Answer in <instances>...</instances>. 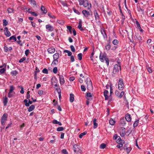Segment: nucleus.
Returning <instances> with one entry per match:
<instances>
[{"label":"nucleus","mask_w":154,"mask_h":154,"mask_svg":"<svg viewBox=\"0 0 154 154\" xmlns=\"http://www.w3.org/2000/svg\"><path fill=\"white\" fill-rule=\"evenodd\" d=\"M99 58L100 60L102 62H103L105 60L107 66H109V60L108 58L107 57L106 54V53H101L100 55Z\"/></svg>","instance_id":"1"},{"label":"nucleus","mask_w":154,"mask_h":154,"mask_svg":"<svg viewBox=\"0 0 154 154\" xmlns=\"http://www.w3.org/2000/svg\"><path fill=\"white\" fill-rule=\"evenodd\" d=\"M85 82L87 85V88L89 90H92L93 86L90 79L89 78H87L85 80Z\"/></svg>","instance_id":"2"},{"label":"nucleus","mask_w":154,"mask_h":154,"mask_svg":"<svg viewBox=\"0 0 154 154\" xmlns=\"http://www.w3.org/2000/svg\"><path fill=\"white\" fill-rule=\"evenodd\" d=\"M119 69L120 70H121V64L120 63H118V64H115L114 66L112 73L114 74H116L119 72Z\"/></svg>","instance_id":"3"},{"label":"nucleus","mask_w":154,"mask_h":154,"mask_svg":"<svg viewBox=\"0 0 154 154\" xmlns=\"http://www.w3.org/2000/svg\"><path fill=\"white\" fill-rule=\"evenodd\" d=\"M124 88V85L122 79H119L118 84V88L120 90H122Z\"/></svg>","instance_id":"4"},{"label":"nucleus","mask_w":154,"mask_h":154,"mask_svg":"<svg viewBox=\"0 0 154 154\" xmlns=\"http://www.w3.org/2000/svg\"><path fill=\"white\" fill-rule=\"evenodd\" d=\"M83 5L85 7H87L88 10H89L91 8V3L89 4L87 0L84 1Z\"/></svg>","instance_id":"5"},{"label":"nucleus","mask_w":154,"mask_h":154,"mask_svg":"<svg viewBox=\"0 0 154 154\" xmlns=\"http://www.w3.org/2000/svg\"><path fill=\"white\" fill-rule=\"evenodd\" d=\"M7 115L6 114H4L2 118L1 123L2 125H4L7 119Z\"/></svg>","instance_id":"6"},{"label":"nucleus","mask_w":154,"mask_h":154,"mask_svg":"<svg viewBox=\"0 0 154 154\" xmlns=\"http://www.w3.org/2000/svg\"><path fill=\"white\" fill-rule=\"evenodd\" d=\"M82 13L84 16L86 17H87L90 14H92V12L91 11L89 12L85 10H84L82 11Z\"/></svg>","instance_id":"7"},{"label":"nucleus","mask_w":154,"mask_h":154,"mask_svg":"<svg viewBox=\"0 0 154 154\" xmlns=\"http://www.w3.org/2000/svg\"><path fill=\"white\" fill-rule=\"evenodd\" d=\"M5 34L7 37L10 36L11 35V33L8 30L7 27H5L4 28Z\"/></svg>","instance_id":"8"},{"label":"nucleus","mask_w":154,"mask_h":154,"mask_svg":"<svg viewBox=\"0 0 154 154\" xmlns=\"http://www.w3.org/2000/svg\"><path fill=\"white\" fill-rule=\"evenodd\" d=\"M59 80L61 85H63L64 84L65 81L63 76L62 75H59Z\"/></svg>","instance_id":"9"},{"label":"nucleus","mask_w":154,"mask_h":154,"mask_svg":"<svg viewBox=\"0 0 154 154\" xmlns=\"http://www.w3.org/2000/svg\"><path fill=\"white\" fill-rule=\"evenodd\" d=\"M46 28L48 29V31L51 32L54 30V28L50 25H47L46 26Z\"/></svg>","instance_id":"10"},{"label":"nucleus","mask_w":154,"mask_h":154,"mask_svg":"<svg viewBox=\"0 0 154 154\" xmlns=\"http://www.w3.org/2000/svg\"><path fill=\"white\" fill-rule=\"evenodd\" d=\"M100 32L104 38L106 39V38H107V35L105 30L101 29Z\"/></svg>","instance_id":"11"},{"label":"nucleus","mask_w":154,"mask_h":154,"mask_svg":"<svg viewBox=\"0 0 154 154\" xmlns=\"http://www.w3.org/2000/svg\"><path fill=\"white\" fill-rule=\"evenodd\" d=\"M125 119L128 122L131 121V117L130 116V115L128 113H127L126 115Z\"/></svg>","instance_id":"12"},{"label":"nucleus","mask_w":154,"mask_h":154,"mask_svg":"<svg viewBox=\"0 0 154 154\" xmlns=\"http://www.w3.org/2000/svg\"><path fill=\"white\" fill-rule=\"evenodd\" d=\"M48 52L50 54H53L55 51V49L53 47H50L48 48L47 50Z\"/></svg>","instance_id":"13"},{"label":"nucleus","mask_w":154,"mask_h":154,"mask_svg":"<svg viewBox=\"0 0 154 154\" xmlns=\"http://www.w3.org/2000/svg\"><path fill=\"white\" fill-rule=\"evenodd\" d=\"M124 150L126 151L128 153H129L131 150V149L130 147H128L126 145H124Z\"/></svg>","instance_id":"14"},{"label":"nucleus","mask_w":154,"mask_h":154,"mask_svg":"<svg viewBox=\"0 0 154 154\" xmlns=\"http://www.w3.org/2000/svg\"><path fill=\"white\" fill-rule=\"evenodd\" d=\"M8 98L7 97H5L3 98V103L4 106L7 105V103L8 102Z\"/></svg>","instance_id":"15"},{"label":"nucleus","mask_w":154,"mask_h":154,"mask_svg":"<svg viewBox=\"0 0 154 154\" xmlns=\"http://www.w3.org/2000/svg\"><path fill=\"white\" fill-rule=\"evenodd\" d=\"M94 14L95 17V19L96 20H97V21H99V15L98 14L97 11L96 10H95L94 11Z\"/></svg>","instance_id":"16"},{"label":"nucleus","mask_w":154,"mask_h":154,"mask_svg":"<svg viewBox=\"0 0 154 154\" xmlns=\"http://www.w3.org/2000/svg\"><path fill=\"white\" fill-rule=\"evenodd\" d=\"M136 23L137 25V27L140 30V31L141 32H143V30L141 28V27L140 26V25L138 22L137 21L136 22Z\"/></svg>","instance_id":"17"},{"label":"nucleus","mask_w":154,"mask_h":154,"mask_svg":"<svg viewBox=\"0 0 154 154\" xmlns=\"http://www.w3.org/2000/svg\"><path fill=\"white\" fill-rule=\"evenodd\" d=\"M139 122V119H137V120H136L135 122H134L133 126L134 128H135L136 127H137L138 125V124Z\"/></svg>","instance_id":"18"},{"label":"nucleus","mask_w":154,"mask_h":154,"mask_svg":"<svg viewBox=\"0 0 154 154\" xmlns=\"http://www.w3.org/2000/svg\"><path fill=\"white\" fill-rule=\"evenodd\" d=\"M87 99L86 104L88 106L89 105V102L92 100V97H87Z\"/></svg>","instance_id":"19"},{"label":"nucleus","mask_w":154,"mask_h":154,"mask_svg":"<svg viewBox=\"0 0 154 154\" xmlns=\"http://www.w3.org/2000/svg\"><path fill=\"white\" fill-rule=\"evenodd\" d=\"M4 49L5 51L7 52L9 51H11L12 50V48L11 47H10L8 48L6 46H5L4 47Z\"/></svg>","instance_id":"20"},{"label":"nucleus","mask_w":154,"mask_h":154,"mask_svg":"<svg viewBox=\"0 0 154 154\" xmlns=\"http://www.w3.org/2000/svg\"><path fill=\"white\" fill-rule=\"evenodd\" d=\"M35 108V106L34 105H31L29 107L28 109V111L29 112H30L32 111Z\"/></svg>","instance_id":"21"},{"label":"nucleus","mask_w":154,"mask_h":154,"mask_svg":"<svg viewBox=\"0 0 154 154\" xmlns=\"http://www.w3.org/2000/svg\"><path fill=\"white\" fill-rule=\"evenodd\" d=\"M59 57L58 53H55L53 55V59L54 60H57Z\"/></svg>","instance_id":"22"},{"label":"nucleus","mask_w":154,"mask_h":154,"mask_svg":"<svg viewBox=\"0 0 154 154\" xmlns=\"http://www.w3.org/2000/svg\"><path fill=\"white\" fill-rule=\"evenodd\" d=\"M41 9L43 13L44 14L46 13L47 12V10L43 6H41Z\"/></svg>","instance_id":"23"},{"label":"nucleus","mask_w":154,"mask_h":154,"mask_svg":"<svg viewBox=\"0 0 154 154\" xmlns=\"http://www.w3.org/2000/svg\"><path fill=\"white\" fill-rule=\"evenodd\" d=\"M97 119H94L93 120V122L94 123L93 128H96L97 126V124L96 122Z\"/></svg>","instance_id":"24"},{"label":"nucleus","mask_w":154,"mask_h":154,"mask_svg":"<svg viewBox=\"0 0 154 154\" xmlns=\"http://www.w3.org/2000/svg\"><path fill=\"white\" fill-rule=\"evenodd\" d=\"M73 148L74 149V151L75 152L78 151V150L77 149L79 148L78 146L77 145H74L73 146Z\"/></svg>","instance_id":"25"},{"label":"nucleus","mask_w":154,"mask_h":154,"mask_svg":"<svg viewBox=\"0 0 154 154\" xmlns=\"http://www.w3.org/2000/svg\"><path fill=\"white\" fill-rule=\"evenodd\" d=\"M53 123L54 124H57L61 126L62 125V123L60 122L57 121L56 120H54L53 121Z\"/></svg>","instance_id":"26"},{"label":"nucleus","mask_w":154,"mask_h":154,"mask_svg":"<svg viewBox=\"0 0 154 154\" xmlns=\"http://www.w3.org/2000/svg\"><path fill=\"white\" fill-rule=\"evenodd\" d=\"M15 87L13 85H11L10 86L9 94L11 93H12Z\"/></svg>","instance_id":"27"},{"label":"nucleus","mask_w":154,"mask_h":154,"mask_svg":"<svg viewBox=\"0 0 154 154\" xmlns=\"http://www.w3.org/2000/svg\"><path fill=\"white\" fill-rule=\"evenodd\" d=\"M146 69H147L148 71L150 73H151L152 72V69L151 67H149L148 66H146Z\"/></svg>","instance_id":"28"},{"label":"nucleus","mask_w":154,"mask_h":154,"mask_svg":"<svg viewBox=\"0 0 154 154\" xmlns=\"http://www.w3.org/2000/svg\"><path fill=\"white\" fill-rule=\"evenodd\" d=\"M82 22L81 21H80L79 23V25H78V28L79 29H80L81 31H83V28L82 27Z\"/></svg>","instance_id":"29"},{"label":"nucleus","mask_w":154,"mask_h":154,"mask_svg":"<svg viewBox=\"0 0 154 154\" xmlns=\"http://www.w3.org/2000/svg\"><path fill=\"white\" fill-rule=\"evenodd\" d=\"M115 123V121L112 119H110L109 120V123L111 125H114Z\"/></svg>","instance_id":"30"},{"label":"nucleus","mask_w":154,"mask_h":154,"mask_svg":"<svg viewBox=\"0 0 154 154\" xmlns=\"http://www.w3.org/2000/svg\"><path fill=\"white\" fill-rule=\"evenodd\" d=\"M32 101H31L30 99H28V103H25V105L27 106H29L30 105V104H31L32 103Z\"/></svg>","instance_id":"31"},{"label":"nucleus","mask_w":154,"mask_h":154,"mask_svg":"<svg viewBox=\"0 0 154 154\" xmlns=\"http://www.w3.org/2000/svg\"><path fill=\"white\" fill-rule=\"evenodd\" d=\"M64 52L67 53L68 54V55L69 56H71L72 54V52L67 50H65L64 51Z\"/></svg>","instance_id":"32"},{"label":"nucleus","mask_w":154,"mask_h":154,"mask_svg":"<svg viewBox=\"0 0 154 154\" xmlns=\"http://www.w3.org/2000/svg\"><path fill=\"white\" fill-rule=\"evenodd\" d=\"M137 10L138 12L141 11L143 14L144 12V9L143 8H141L140 7H137Z\"/></svg>","instance_id":"33"},{"label":"nucleus","mask_w":154,"mask_h":154,"mask_svg":"<svg viewBox=\"0 0 154 154\" xmlns=\"http://www.w3.org/2000/svg\"><path fill=\"white\" fill-rule=\"evenodd\" d=\"M48 16L50 17L53 18V19H55V18L56 17H55L54 16V15H53L51 14L50 12H48Z\"/></svg>","instance_id":"34"},{"label":"nucleus","mask_w":154,"mask_h":154,"mask_svg":"<svg viewBox=\"0 0 154 154\" xmlns=\"http://www.w3.org/2000/svg\"><path fill=\"white\" fill-rule=\"evenodd\" d=\"M64 130V128L62 127H60L57 128V131H62Z\"/></svg>","instance_id":"35"},{"label":"nucleus","mask_w":154,"mask_h":154,"mask_svg":"<svg viewBox=\"0 0 154 154\" xmlns=\"http://www.w3.org/2000/svg\"><path fill=\"white\" fill-rule=\"evenodd\" d=\"M3 26H6L8 24V22L6 20L4 19L3 20Z\"/></svg>","instance_id":"36"},{"label":"nucleus","mask_w":154,"mask_h":154,"mask_svg":"<svg viewBox=\"0 0 154 154\" xmlns=\"http://www.w3.org/2000/svg\"><path fill=\"white\" fill-rule=\"evenodd\" d=\"M66 27L67 29L69 30V32L70 33H72V27L70 26H67Z\"/></svg>","instance_id":"37"},{"label":"nucleus","mask_w":154,"mask_h":154,"mask_svg":"<svg viewBox=\"0 0 154 154\" xmlns=\"http://www.w3.org/2000/svg\"><path fill=\"white\" fill-rule=\"evenodd\" d=\"M110 47L111 45L109 43L106 45L105 46L106 49L107 51L109 50L110 49Z\"/></svg>","instance_id":"38"},{"label":"nucleus","mask_w":154,"mask_h":154,"mask_svg":"<svg viewBox=\"0 0 154 154\" xmlns=\"http://www.w3.org/2000/svg\"><path fill=\"white\" fill-rule=\"evenodd\" d=\"M58 63V60H54L53 61L52 63V65L53 66L56 65V64H57Z\"/></svg>","instance_id":"39"},{"label":"nucleus","mask_w":154,"mask_h":154,"mask_svg":"<svg viewBox=\"0 0 154 154\" xmlns=\"http://www.w3.org/2000/svg\"><path fill=\"white\" fill-rule=\"evenodd\" d=\"M9 40H14L15 41H16L17 40V39L15 36L14 35H13L11 37L8 39Z\"/></svg>","instance_id":"40"},{"label":"nucleus","mask_w":154,"mask_h":154,"mask_svg":"<svg viewBox=\"0 0 154 154\" xmlns=\"http://www.w3.org/2000/svg\"><path fill=\"white\" fill-rule=\"evenodd\" d=\"M112 84L111 83L109 82V84H108L106 85V88L107 89H109V88L110 89V87H112Z\"/></svg>","instance_id":"41"},{"label":"nucleus","mask_w":154,"mask_h":154,"mask_svg":"<svg viewBox=\"0 0 154 154\" xmlns=\"http://www.w3.org/2000/svg\"><path fill=\"white\" fill-rule=\"evenodd\" d=\"M87 133V132H84L80 134L79 136V138H82L83 136L85 135Z\"/></svg>","instance_id":"42"},{"label":"nucleus","mask_w":154,"mask_h":154,"mask_svg":"<svg viewBox=\"0 0 154 154\" xmlns=\"http://www.w3.org/2000/svg\"><path fill=\"white\" fill-rule=\"evenodd\" d=\"M18 87L19 88H21V91H20V93L21 94H23L24 91L23 90V88L22 87V86H18Z\"/></svg>","instance_id":"43"},{"label":"nucleus","mask_w":154,"mask_h":154,"mask_svg":"<svg viewBox=\"0 0 154 154\" xmlns=\"http://www.w3.org/2000/svg\"><path fill=\"white\" fill-rule=\"evenodd\" d=\"M78 57L79 60H81L82 59V53H79L78 55Z\"/></svg>","instance_id":"44"},{"label":"nucleus","mask_w":154,"mask_h":154,"mask_svg":"<svg viewBox=\"0 0 154 154\" xmlns=\"http://www.w3.org/2000/svg\"><path fill=\"white\" fill-rule=\"evenodd\" d=\"M53 72L55 74H56L57 73V67H55L53 69Z\"/></svg>","instance_id":"45"},{"label":"nucleus","mask_w":154,"mask_h":154,"mask_svg":"<svg viewBox=\"0 0 154 154\" xmlns=\"http://www.w3.org/2000/svg\"><path fill=\"white\" fill-rule=\"evenodd\" d=\"M120 123L123 126H124L126 124L125 122L124 119H121L120 120Z\"/></svg>","instance_id":"46"},{"label":"nucleus","mask_w":154,"mask_h":154,"mask_svg":"<svg viewBox=\"0 0 154 154\" xmlns=\"http://www.w3.org/2000/svg\"><path fill=\"white\" fill-rule=\"evenodd\" d=\"M7 11L8 13H13L14 10L13 9L9 8L8 9Z\"/></svg>","instance_id":"47"},{"label":"nucleus","mask_w":154,"mask_h":154,"mask_svg":"<svg viewBox=\"0 0 154 154\" xmlns=\"http://www.w3.org/2000/svg\"><path fill=\"white\" fill-rule=\"evenodd\" d=\"M119 42V41L116 39H114L112 41V43L114 45H117Z\"/></svg>","instance_id":"48"},{"label":"nucleus","mask_w":154,"mask_h":154,"mask_svg":"<svg viewBox=\"0 0 154 154\" xmlns=\"http://www.w3.org/2000/svg\"><path fill=\"white\" fill-rule=\"evenodd\" d=\"M73 11L75 13L79 15L80 14V12L78 10L76 9L75 8H73Z\"/></svg>","instance_id":"49"},{"label":"nucleus","mask_w":154,"mask_h":154,"mask_svg":"<svg viewBox=\"0 0 154 154\" xmlns=\"http://www.w3.org/2000/svg\"><path fill=\"white\" fill-rule=\"evenodd\" d=\"M29 13L31 14H32V15L33 16H36L38 15V14L37 13H36L35 12H33L32 11H29Z\"/></svg>","instance_id":"50"},{"label":"nucleus","mask_w":154,"mask_h":154,"mask_svg":"<svg viewBox=\"0 0 154 154\" xmlns=\"http://www.w3.org/2000/svg\"><path fill=\"white\" fill-rule=\"evenodd\" d=\"M117 140V142L118 143H121V141H122V140L121 139L120 137L119 136V137H118L117 140Z\"/></svg>","instance_id":"51"},{"label":"nucleus","mask_w":154,"mask_h":154,"mask_svg":"<svg viewBox=\"0 0 154 154\" xmlns=\"http://www.w3.org/2000/svg\"><path fill=\"white\" fill-rule=\"evenodd\" d=\"M17 73V72L16 71H14L11 72V74L12 75H16Z\"/></svg>","instance_id":"52"},{"label":"nucleus","mask_w":154,"mask_h":154,"mask_svg":"<svg viewBox=\"0 0 154 154\" xmlns=\"http://www.w3.org/2000/svg\"><path fill=\"white\" fill-rule=\"evenodd\" d=\"M94 95L93 94H91L90 92H88L86 94V96H93Z\"/></svg>","instance_id":"53"},{"label":"nucleus","mask_w":154,"mask_h":154,"mask_svg":"<svg viewBox=\"0 0 154 154\" xmlns=\"http://www.w3.org/2000/svg\"><path fill=\"white\" fill-rule=\"evenodd\" d=\"M6 70V69L5 68H3L0 69V73L1 74L3 73Z\"/></svg>","instance_id":"54"},{"label":"nucleus","mask_w":154,"mask_h":154,"mask_svg":"<svg viewBox=\"0 0 154 154\" xmlns=\"http://www.w3.org/2000/svg\"><path fill=\"white\" fill-rule=\"evenodd\" d=\"M70 48L72 52H74L75 51V48L73 45H71L70 46Z\"/></svg>","instance_id":"55"},{"label":"nucleus","mask_w":154,"mask_h":154,"mask_svg":"<svg viewBox=\"0 0 154 154\" xmlns=\"http://www.w3.org/2000/svg\"><path fill=\"white\" fill-rule=\"evenodd\" d=\"M84 0H79V4L80 5H83L84 2Z\"/></svg>","instance_id":"56"},{"label":"nucleus","mask_w":154,"mask_h":154,"mask_svg":"<svg viewBox=\"0 0 154 154\" xmlns=\"http://www.w3.org/2000/svg\"><path fill=\"white\" fill-rule=\"evenodd\" d=\"M108 91L107 90H105L104 92V96H108L107 95L108 94Z\"/></svg>","instance_id":"57"},{"label":"nucleus","mask_w":154,"mask_h":154,"mask_svg":"<svg viewBox=\"0 0 154 154\" xmlns=\"http://www.w3.org/2000/svg\"><path fill=\"white\" fill-rule=\"evenodd\" d=\"M106 146V145L105 144L103 143L100 145V148L102 149H104Z\"/></svg>","instance_id":"58"},{"label":"nucleus","mask_w":154,"mask_h":154,"mask_svg":"<svg viewBox=\"0 0 154 154\" xmlns=\"http://www.w3.org/2000/svg\"><path fill=\"white\" fill-rule=\"evenodd\" d=\"M62 153L63 154H68V152L66 149H63L62 150Z\"/></svg>","instance_id":"59"},{"label":"nucleus","mask_w":154,"mask_h":154,"mask_svg":"<svg viewBox=\"0 0 154 154\" xmlns=\"http://www.w3.org/2000/svg\"><path fill=\"white\" fill-rule=\"evenodd\" d=\"M31 3L34 5H36V2L35 0H31Z\"/></svg>","instance_id":"60"},{"label":"nucleus","mask_w":154,"mask_h":154,"mask_svg":"<svg viewBox=\"0 0 154 154\" xmlns=\"http://www.w3.org/2000/svg\"><path fill=\"white\" fill-rule=\"evenodd\" d=\"M64 6H67V4L65 2L63 1L60 2Z\"/></svg>","instance_id":"61"},{"label":"nucleus","mask_w":154,"mask_h":154,"mask_svg":"<svg viewBox=\"0 0 154 154\" xmlns=\"http://www.w3.org/2000/svg\"><path fill=\"white\" fill-rule=\"evenodd\" d=\"M81 88L82 90L83 91H85L86 90L85 87L83 85H81Z\"/></svg>","instance_id":"62"},{"label":"nucleus","mask_w":154,"mask_h":154,"mask_svg":"<svg viewBox=\"0 0 154 154\" xmlns=\"http://www.w3.org/2000/svg\"><path fill=\"white\" fill-rule=\"evenodd\" d=\"M42 72L43 73L47 74L48 73V70L46 69H44L42 70Z\"/></svg>","instance_id":"63"},{"label":"nucleus","mask_w":154,"mask_h":154,"mask_svg":"<svg viewBox=\"0 0 154 154\" xmlns=\"http://www.w3.org/2000/svg\"><path fill=\"white\" fill-rule=\"evenodd\" d=\"M26 60V58L25 57H23L22 58H21L20 60L19 61V62L20 63H22L23 62L24 60Z\"/></svg>","instance_id":"64"}]
</instances>
